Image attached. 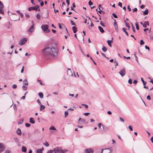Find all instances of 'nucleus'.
Here are the masks:
<instances>
[{
    "label": "nucleus",
    "instance_id": "9b49d317",
    "mask_svg": "<svg viewBox=\"0 0 153 153\" xmlns=\"http://www.w3.org/2000/svg\"><path fill=\"white\" fill-rule=\"evenodd\" d=\"M22 152H26L27 148L25 146H23L22 148Z\"/></svg>",
    "mask_w": 153,
    "mask_h": 153
},
{
    "label": "nucleus",
    "instance_id": "c756f323",
    "mask_svg": "<svg viewBox=\"0 0 153 153\" xmlns=\"http://www.w3.org/2000/svg\"><path fill=\"white\" fill-rule=\"evenodd\" d=\"M22 88L25 91L26 90L27 88V87L26 86H25V85H23L22 86Z\"/></svg>",
    "mask_w": 153,
    "mask_h": 153
},
{
    "label": "nucleus",
    "instance_id": "6ab92c4d",
    "mask_svg": "<svg viewBox=\"0 0 153 153\" xmlns=\"http://www.w3.org/2000/svg\"><path fill=\"white\" fill-rule=\"evenodd\" d=\"M72 30L74 33H75L76 32L77 30L76 27L75 26L72 27Z\"/></svg>",
    "mask_w": 153,
    "mask_h": 153
},
{
    "label": "nucleus",
    "instance_id": "c9c22d12",
    "mask_svg": "<svg viewBox=\"0 0 153 153\" xmlns=\"http://www.w3.org/2000/svg\"><path fill=\"white\" fill-rule=\"evenodd\" d=\"M144 42H143V40L142 39L140 40V45H143L144 44Z\"/></svg>",
    "mask_w": 153,
    "mask_h": 153
},
{
    "label": "nucleus",
    "instance_id": "3c124183",
    "mask_svg": "<svg viewBox=\"0 0 153 153\" xmlns=\"http://www.w3.org/2000/svg\"><path fill=\"white\" fill-rule=\"evenodd\" d=\"M37 102H38V103L39 105H41V102H40V100H39V99H38L37 100Z\"/></svg>",
    "mask_w": 153,
    "mask_h": 153
},
{
    "label": "nucleus",
    "instance_id": "7ed1b4c3",
    "mask_svg": "<svg viewBox=\"0 0 153 153\" xmlns=\"http://www.w3.org/2000/svg\"><path fill=\"white\" fill-rule=\"evenodd\" d=\"M119 73L122 77H123L126 74V71L125 68H123L120 70V71L119 72Z\"/></svg>",
    "mask_w": 153,
    "mask_h": 153
},
{
    "label": "nucleus",
    "instance_id": "6e6552de",
    "mask_svg": "<svg viewBox=\"0 0 153 153\" xmlns=\"http://www.w3.org/2000/svg\"><path fill=\"white\" fill-rule=\"evenodd\" d=\"M4 145L3 144L0 143V153L3 152L5 149Z\"/></svg>",
    "mask_w": 153,
    "mask_h": 153
},
{
    "label": "nucleus",
    "instance_id": "4be33fe9",
    "mask_svg": "<svg viewBox=\"0 0 153 153\" xmlns=\"http://www.w3.org/2000/svg\"><path fill=\"white\" fill-rule=\"evenodd\" d=\"M16 12L21 16L22 17H23V13L20 12L19 10H17Z\"/></svg>",
    "mask_w": 153,
    "mask_h": 153
},
{
    "label": "nucleus",
    "instance_id": "a211bd4d",
    "mask_svg": "<svg viewBox=\"0 0 153 153\" xmlns=\"http://www.w3.org/2000/svg\"><path fill=\"white\" fill-rule=\"evenodd\" d=\"M68 74L69 76H71L72 75V74L71 73V70L70 69H68Z\"/></svg>",
    "mask_w": 153,
    "mask_h": 153
},
{
    "label": "nucleus",
    "instance_id": "f3484780",
    "mask_svg": "<svg viewBox=\"0 0 153 153\" xmlns=\"http://www.w3.org/2000/svg\"><path fill=\"white\" fill-rule=\"evenodd\" d=\"M40 111H42V110L44 109L45 108V107L44 105H42V104H41V105H40Z\"/></svg>",
    "mask_w": 153,
    "mask_h": 153
},
{
    "label": "nucleus",
    "instance_id": "a18cd8bd",
    "mask_svg": "<svg viewBox=\"0 0 153 153\" xmlns=\"http://www.w3.org/2000/svg\"><path fill=\"white\" fill-rule=\"evenodd\" d=\"M125 22L126 23V27H128V29H129V28H130L129 26L127 24V23H126V22L125 21Z\"/></svg>",
    "mask_w": 153,
    "mask_h": 153
},
{
    "label": "nucleus",
    "instance_id": "49530a36",
    "mask_svg": "<svg viewBox=\"0 0 153 153\" xmlns=\"http://www.w3.org/2000/svg\"><path fill=\"white\" fill-rule=\"evenodd\" d=\"M128 82L130 84H131L132 83V80L131 79H129L128 80Z\"/></svg>",
    "mask_w": 153,
    "mask_h": 153
},
{
    "label": "nucleus",
    "instance_id": "5701e85b",
    "mask_svg": "<svg viewBox=\"0 0 153 153\" xmlns=\"http://www.w3.org/2000/svg\"><path fill=\"white\" fill-rule=\"evenodd\" d=\"M38 95L41 98H43V94L42 92H39L38 93Z\"/></svg>",
    "mask_w": 153,
    "mask_h": 153
},
{
    "label": "nucleus",
    "instance_id": "e2e57ef3",
    "mask_svg": "<svg viewBox=\"0 0 153 153\" xmlns=\"http://www.w3.org/2000/svg\"><path fill=\"white\" fill-rule=\"evenodd\" d=\"M127 9L129 11H131V10L129 5H128L127 6Z\"/></svg>",
    "mask_w": 153,
    "mask_h": 153
},
{
    "label": "nucleus",
    "instance_id": "0eeeda50",
    "mask_svg": "<svg viewBox=\"0 0 153 153\" xmlns=\"http://www.w3.org/2000/svg\"><path fill=\"white\" fill-rule=\"evenodd\" d=\"M31 23L32 24V25L30 26V28L28 29L27 31L28 32L32 33L34 31V28H33L34 24L33 22V21L31 22Z\"/></svg>",
    "mask_w": 153,
    "mask_h": 153
},
{
    "label": "nucleus",
    "instance_id": "338daca9",
    "mask_svg": "<svg viewBox=\"0 0 153 153\" xmlns=\"http://www.w3.org/2000/svg\"><path fill=\"white\" fill-rule=\"evenodd\" d=\"M44 4V3L43 1H42L40 3V5L41 6H42Z\"/></svg>",
    "mask_w": 153,
    "mask_h": 153
},
{
    "label": "nucleus",
    "instance_id": "aec40b11",
    "mask_svg": "<svg viewBox=\"0 0 153 153\" xmlns=\"http://www.w3.org/2000/svg\"><path fill=\"white\" fill-rule=\"evenodd\" d=\"M23 85H28V83L26 79H25L23 80Z\"/></svg>",
    "mask_w": 153,
    "mask_h": 153
},
{
    "label": "nucleus",
    "instance_id": "f704fd0d",
    "mask_svg": "<svg viewBox=\"0 0 153 153\" xmlns=\"http://www.w3.org/2000/svg\"><path fill=\"white\" fill-rule=\"evenodd\" d=\"M67 151L66 149L63 150L61 149V153H65Z\"/></svg>",
    "mask_w": 153,
    "mask_h": 153
},
{
    "label": "nucleus",
    "instance_id": "f03ea898",
    "mask_svg": "<svg viewBox=\"0 0 153 153\" xmlns=\"http://www.w3.org/2000/svg\"><path fill=\"white\" fill-rule=\"evenodd\" d=\"M48 26L47 25H42L41 26V28L44 32L48 33L50 30L48 28Z\"/></svg>",
    "mask_w": 153,
    "mask_h": 153
},
{
    "label": "nucleus",
    "instance_id": "864d4df0",
    "mask_svg": "<svg viewBox=\"0 0 153 153\" xmlns=\"http://www.w3.org/2000/svg\"><path fill=\"white\" fill-rule=\"evenodd\" d=\"M114 63L115 64V66H117L118 65V62L116 60L114 61Z\"/></svg>",
    "mask_w": 153,
    "mask_h": 153
},
{
    "label": "nucleus",
    "instance_id": "4c0bfd02",
    "mask_svg": "<svg viewBox=\"0 0 153 153\" xmlns=\"http://www.w3.org/2000/svg\"><path fill=\"white\" fill-rule=\"evenodd\" d=\"M44 145L46 147H48L49 146V144L47 142L45 143H44Z\"/></svg>",
    "mask_w": 153,
    "mask_h": 153
},
{
    "label": "nucleus",
    "instance_id": "603ef678",
    "mask_svg": "<svg viewBox=\"0 0 153 153\" xmlns=\"http://www.w3.org/2000/svg\"><path fill=\"white\" fill-rule=\"evenodd\" d=\"M71 23L72 25H76V24L74 23L73 21L71 20Z\"/></svg>",
    "mask_w": 153,
    "mask_h": 153
},
{
    "label": "nucleus",
    "instance_id": "13d9d810",
    "mask_svg": "<svg viewBox=\"0 0 153 153\" xmlns=\"http://www.w3.org/2000/svg\"><path fill=\"white\" fill-rule=\"evenodd\" d=\"M123 58H124L126 59H130V56L127 57L124 56H123Z\"/></svg>",
    "mask_w": 153,
    "mask_h": 153
},
{
    "label": "nucleus",
    "instance_id": "a878e982",
    "mask_svg": "<svg viewBox=\"0 0 153 153\" xmlns=\"http://www.w3.org/2000/svg\"><path fill=\"white\" fill-rule=\"evenodd\" d=\"M100 7H101V4H100L98 6L99 8V10L98 11V12L100 13V14H101L102 11V10L101 9H100Z\"/></svg>",
    "mask_w": 153,
    "mask_h": 153
},
{
    "label": "nucleus",
    "instance_id": "052dcab7",
    "mask_svg": "<svg viewBox=\"0 0 153 153\" xmlns=\"http://www.w3.org/2000/svg\"><path fill=\"white\" fill-rule=\"evenodd\" d=\"M147 99L149 100H150L151 99L150 96L149 95L147 97Z\"/></svg>",
    "mask_w": 153,
    "mask_h": 153
},
{
    "label": "nucleus",
    "instance_id": "dca6fc26",
    "mask_svg": "<svg viewBox=\"0 0 153 153\" xmlns=\"http://www.w3.org/2000/svg\"><path fill=\"white\" fill-rule=\"evenodd\" d=\"M30 122L32 124H34L35 123V122L33 120V118L32 117H30Z\"/></svg>",
    "mask_w": 153,
    "mask_h": 153
},
{
    "label": "nucleus",
    "instance_id": "69168bd1",
    "mask_svg": "<svg viewBox=\"0 0 153 153\" xmlns=\"http://www.w3.org/2000/svg\"><path fill=\"white\" fill-rule=\"evenodd\" d=\"M145 48L146 49H148L149 51L150 50L149 48L148 47L147 45L145 46Z\"/></svg>",
    "mask_w": 153,
    "mask_h": 153
},
{
    "label": "nucleus",
    "instance_id": "cd10ccee",
    "mask_svg": "<svg viewBox=\"0 0 153 153\" xmlns=\"http://www.w3.org/2000/svg\"><path fill=\"white\" fill-rule=\"evenodd\" d=\"M107 49V48L104 46H103L102 48V50L104 52H106Z\"/></svg>",
    "mask_w": 153,
    "mask_h": 153
},
{
    "label": "nucleus",
    "instance_id": "6e6d98bb",
    "mask_svg": "<svg viewBox=\"0 0 153 153\" xmlns=\"http://www.w3.org/2000/svg\"><path fill=\"white\" fill-rule=\"evenodd\" d=\"M38 82L39 83L40 85H43V84H42V81L41 80H38Z\"/></svg>",
    "mask_w": 153,
    "mask_h": 153
},
{
    "label": "nucleus",
    "instance_id": "1a4fd4ad",
    "mask_svg": "<svg viewBox=\"0 0 153 153\" xmlns=\"http://www.w3.org/2000/svg\"><path fill=\"white\" fill-rule=\"evenodd\" d=\"M85 152V153H93V151L90 148L86 149Z\"/></svg>",
    "mask_w": 153,
    "mask_h": 153
},
{
    "label": "nucleus",
    "instance_id": "f8f14e48",
    "mask_svg": "<svg viewBox=\"0 0 153 153\" xmlns=\"http://www.w3.org/2000/svg\"><path fill=\"white\" fill-rule=\"evenodd\" d=\"M107 43L109 46L110 47H111L112 45L111 44V43L113 42V41L112 40H108L107 41Z\"/></svg>",
    "mask_w": 153,
    "mask_h": 153
},
{
    "label": "nucleus",
    "instance_id": "680f3d73",
    "mask_svg": "<svg viewBox=\"0 0 153 153\" xmlns=\"http://www.w3.org/2000/svg\"><path fill=\"white\" fill-rule=\"evenodd\" d=\"M90 114L89 113H85L84 114L86 116H87Z\"/></svg>",
    "mask_w": 153,
    "mask_h": 153
},
{
    "label": "nucleus",
    "instance_id": "4d7b16f0",
    "mask_svg": "<svg viewBox=\"0 0 153 153\" xmlns=\"http://www.w3.org/2000/svg\"><path fill=\"white\" fill-rule=\"evenodd\" d=\"M132 29L133 31L134 32H135V28L133 26H132Z\"/></svg>",
    "mask_w": 153,
    "mask_h": 153
},
{
    "label": "nucleus",
    "instance_id": "37998d69",
    "mask_svg": "<svg viewBox=\"0 0 153 153\" xmlns=\"http://www.w3.org/2000/svg\"><path fill=\"white\" fill-rule=\"evenodd\" d=\"M23 120H21L20 121H19L18 123V124H22L23 123Z\"/></svg>",
    "mask_w": 153,
    "mask_h": 153
},
{
    "label": "nucleus",
    "instance_id": "473e14b6",
    "mask_svg": "<svg viewBox=\"0 0 153 153\" xmlns=\"http://www.w3.org/2000/svg\"><path fill=\"white\" fill-rule=\"evenodd\" d=\"M3 8H1V7H0V13L1 14H4V12L2 10V9Z\"/></svg>",
    "mask_w": 153,
    "mask_h": 153
},
{
    "label": "nucleus",
    "instance_id": "09e8293b",
    "mask_svg": "<svg viewBox=\"0 0 153 153\" xmlns=\"http://www.w3.org/2000/svg\"><path fill=\"white\" fill-rule=\"evenodd\" d=\"M112 15H113V16L114 18H117V16L114 13H113L112 14Z\"/></svg>",
    "mask_w": 153,
    "mask_h": 153
},
{
    "label": "nucleus",
    "instance_id": "2f4dec72",
    "mask_svg": "<svg viewBox=\"0 0 153 153\" xmlns=\"http://www.w3.org/2000/svg\"><path fill=\"white\" fill-rule=\"evenodd\" d=\"M135 26L136 27V28L137 30H139V27L138 26V25L137 23H135Z\"/></svg>",
    "mask_w": 153,
    "mask_h": 153
},
{
    "label": "nucleus",
    "instance_id": "39448f33",
    "mask_svg": "<svg viewBox=\"0 0 153 153\" xmlns=\"http://www.w3.org/2000/svg\"><path fill=\"white\" fill-rule=\"evenodd\" d=\"M53 150L54 153H61V149L59 147H56Z\"/></svg>",
    "mask_w": 153,
    "mask_h": 153
},
{
    "label": "nucleus",
    "instance_id": "e433bc0d",
    "mask_svg": "<svg viewBox=\"0 0 153 153\" xmlns=\"http://www.w3.org/2000/svg\"><path fill=\"white\" fill-rule=\"evenodd\" d=\"M68 114V112L67 111H65V117H66Z\"/></svg>",
    "mask_w": 153,
    "mask_h": 153
},
{
    "label": "nucleus",
    "instance_id": "ea45409f",
    "mask_svg": "<svg viewBox=\"0 0 153 153\" xmlns=\"http://www.w3.org/2000/svg\"><path fill=\"white\" fill-rule=\"evenodd\" d=\"M17 87V85L16 84H14L13 86V89H16Z\"/></svg>",
    "mask_w": 153,
    "mask_h": 153
},
{
    "label": "nucleus",
    "instance_id": "393cba45",
    "mask_svg": "<svg viewBox=\"0 0 153 153\" xmlns=\"http://www.w3.org/2000/svg\"><path fill=\"white\" fill-rule=\"evenodd\" d=\"M114 26L115 28L118 27L117 25V24L116 22V20L114 19Z\"/></svg>",
    "mask_w": 153,
    "mask_h": 153
},
{
    "label": "nucleus",
    "instance_id": "2eb2a0df",
    "mask_svg": "<svg viewBox=\"0 0 153 153\" xmlns=\"http://www.w3.org/2000/svg\"><path fill=\"white\" fill-rule=\"evenodd\" d=\"M148 11H149V10H148V9L147 8L146 9V10L144 11H143V15H147L148 14Z\"/></svg>",
    "mask_w": 153,
    "mask_h": 153
},
{
    "label": "nucleus",
    "instance_id": "f257e3e1",
    "mask_svg": "<svg viewBox=\"0 0 153 153\" xmlns=\"http://www.w3.org/2000/svg\"><path fill=\"white\" fill-rule=\"evenodd\" d=\"M58 52V50L53 46H46L43 50L42 54L45 56L49 54L55 56L57 55Z\"/></svg>",
    "mask_w": 153,
    "mask_h": 153
},
{
    "label": "nucleus",
    "instance_id": "ddd939ff",
    "mask_svg": "<svg viewBox=\"0 0 153 153\" xmlns=\"http://www.w3.org/2000/svg\"><path fill=\"white\" fill-rule=\"evenodd\" d=\"M98 28L101 33H103L104 32V30H103V29L102 28V27L100 26H99Z\"/></svg>",
    "mask_w": 153,
    "mask_h": 153
},
{
    "label": "nucleus",
    "instance_id": "5fc2aeb1",
    "mask_svg": "<svg viewBox=\"0 0 153 153\" xmlns=\"http://www.w3.org/2000/svg\"><path fill=\"white\" fill-rule=\"evenodd\" d=\"M82 106H85V107L86 108H88V105H85V104H82Z\"/></svg>",
    "mask_w": 153,
    "mask_h": 153
},
{
    "label": "nucleus",
    "instance_id": "423d86ee",
    "mask_svg": "<svg viewBox=\"0 0 153 153\" xmlns=\"http://www.w3.org/2000/svg\"><path fill=\"white\" fill-rule=\"evenodd\" d=\"M27 39L26 38H24L21 39L19 41V45H23L27 41Z\"/></svg>",
    "mask_w": 153,
    "mask_h": 153
},
{
    "label": "nucleus",
    "instance_id": "0e129e2a",
    "mask_svg": "<svg viewBox=\"0 0 153 153\" xmlns=\"http://www.w3.org/2000/svg\"><path fill=\"white\" fill-rule=\"evenodd\" d=\"M11 151L9 150H6L5 152V153H11Z\"/></svg>",
    "mask_w": 153,
    "mask_h": 153
},
{
    "label": "nucleus",
    "instance_id": "20e7f679",
    "mask_svg": "<svg viewBox=\"0 0 153 153\" xmlns=\"http://www.w3.org/2000/svg\"><path fill=\"white\" fill-rule=\"evenodd\" d=\"M39 7V5H36L34 7H29L28 9V10L29 11H31L32 10H37Z\"/></svg>",
    "mask_w": 153,
    "mask_h": 153
},
{
    "label": "nucleus",
    "instance_id": "4468645a",
    "mask_svg": "<svg viewBox=\"0 0 153 153\" xmlns=\"http://www.w3.org/2000/svg\"><path fill=\"white\" fill-rule=\"evenodd\" d=\"M16 133L19 135L21 134V131L20 128H18L16 131Z\"/></svg>",
    "mask_w": 153,
    "mask_h": 153
},
{
    "label": "nucleus",
    "instance_id": "8fccbe9b",
    "mask_svg": "<svg viewBox=\"0 0 153 153\" xmlns=\"http://www.w3.org/2000/svg\"><path fill=\"white\" fill-rule=\"evenodd\" d=\"M88 4L90 6H91V5H92L93 2H91V1H90L88 2Z\"/></svg>",
    "mask_w": 153,
    "mask_h": 153
},
{
    "label": "nucleus",
    "instance_id": "9d476101",
    "mask_svg": "<svg viewBox=\"0 0 153 153\" xmlns=\"http://www.w3.org/2000/svg\"><path fill=\"white\" fill-rule=\"evenodd\" d=\"M147 25H149V22L148 21L145 22L143 24V27L145 28L147 27Z\"/></svg>",
    "mask_w": 153,
    "mask_h": 153
},
{
    "label": "nucleus",
    "instance_id": "bb28decb",
    "mask_svg": "<svg viewBox=\"0 0 153 153\" xmlns=\"http://www.w3.org/2000/svg\"><path fill=\"white\" fill-rule=\"evenodd\" d=\"M36 153H42V152L41 149H38L36 151Z\"/></svg>",
    "mask_w": 153,
    "mask_h": 153
},
{
    "label": "nucleus",
    "instance_id": "58836bf2",
    "mask_svg": "<svg viewBox=\"0 0 153 153\" xmlns=\"http://www.w3.org/2000/svg\"><path fill=\"white\" fill-rule=\"evenodd\" d=\"M66 2L67 4V6L68 7L70 4V0H66Z\"/></svg>",
    "mask_w": 153,
    "mask_h": 153
},
{
    "label": "nucleus",
    "instance_id": "79ce46f5",
    "mask_svg": "<svg viewBox=\"0 0 153 153\" xmlns=\"http://www.w3.org/2000/svg\"><path fill=\"white\" fill-rule=\"evenodd\" d=\"M100 25H101L102 26V27H105V25H104V24L103 23V22H102V21H101L100 22Z\"/></svg>",
    "mask_w": 153,
    "mask_h": 153
},
{
    "label": "nucleus",
    "instance_id": "412c9836",
    "mask_svg": "<svg viewBox=\"0 0 153 153\" xmlns=\"http://www.w3.org/2000/svg\"><path fill=\"white\" fill-rule=\"evenodd\" d=\"M122 30L126 34V35L128 36V33L126 31V30L125 28H123L122 29Z\"/></svg>",
    "mask_w": 153,
    "mask_h": 153
},
{
    "label": "nucleus",
    "instance_id": "c85d7f7f",
    "mask_svg": "<svg viewBox=\"0 0 153 153\" xmlns=\"http://www.w3.org/2000/svg\"><path fill=\"white\" fill-rule=\"evenodd\" d=\"M0 5L1 6L0 7H1V8H4V7L3 3L1 1H0Z\"/></svg>",
    "mask_w": 153,
    "mask_h": 153
},
{
    "label": "nucleus",
    "instance_id": "c03bdc74",
    "mask_svg": "<svg viewBox=\"0 0 153 153\" xmlns=\"http://www.w3.org/2000/svg\"><path fill=\"white\" fill-rule=\"evenodd\" d=\"M53 153V150H48L47 153Z\"/></svg>",
    "mask_w": 153,
    "mask_h": 153
},
{
    "label": "nucleus",
    "instance_id": "72a5a7b5",
    "mask_svg": "<svg viewBox=\"0 0 153 153\" xmlns=\"http://www.w3.org/2000/svg\"><path fill=\"white\" fill-rule=\"evenodd\" d=\"M30 124L29 123H25V126L27 127H29L30 126Z\"/></svg>",
    "mask_w": 153,
    "mask_h": 153
},
{
    "label": "nucleus",
    "instance_id": "a19ab883",
    "mask_svg": "<svg viewBox=\"0 0 153 153\" xmlns=\"http://www.w3.org/2000/svg\"><path fill=\"white\" fill-rule=\"evenodd\" d=\"M137 10V9L136 8H134V9H132V12L134 13L135 12H136Z\"/></svg>",
    "mask_w": 153,
    "mask_h": 153
},
{
    "label": "nucleus",
    "instance_id": "774afa93",
    "mask_svg": "<svg viewBox=\"0 0 153 153\" xmlns=\"http://www.w3.org/2000/svg\"><path fill=\"white\" fill-rule=\"evenodd\" d=\"M150 140H151V141L152 142V143H153V137H152L151 138V139H150Z\"/></svg>",
    "mask_w": 153,
    "mask_h": 153
},
{
    "label": "nucleus",
    "instance_id": "7c9ffc66",
    "mask_svg": "<svg viewBox=\"0 0 153 153\" xmlns=\"http://www.w3.org/2000/svg\"><path fill=\"white\" fill-rule=\"evenodd\" d=\"M36 17L38 19H40L41 18L40 15L39 13L37 14L36 15Z\"/></svg>",
    "mask_w": 153,
    "mask_h": 153
},
{
    "label": "nucleus",
    "instance_id": "bf43d9fd",
    "mask_svg": "<svg viewBox=\"0 0 153 153\" xmlns=\"http://www.w3.org/2000/svg\"><path fill=\"white\" fill-rule=\"evenodd\" d=\"M118 5L120 7H122V3L121 2H119L118 4Z\"/></svg>",
    "mask_w": 153,
    "mask_h": 153
},
{
    "label": "nucleus",
    "instance_id": "b1692460",
    "mask_svg": "<svg viewBox=\"0 0 153 153\" xmlns=\"http://www.w3.org/2000/svg\"><path fill=\"white\" fill-rule=\"evenodd\" d=\"M49 130H56V128L53 126H51L50 128H49Z\"/></svg>",
    "mask_w": 153,
    "mask_h": 153
},
{
    "label": "nucleus",
    "instance_id": "de8ad7c7",
    "mask_svg": "<svg viewBox=\"0 0 153 153\" xmlns=\"http://www.w3.org/2000/svg\"><path fill=\"white\" fill-rule=\"evenodd\" d=\"M128 128L130 129V131H132L133 130V129L132 128V127L131 126H128Z\"/></svg>",
    "mask_w": 153,
    "mask_h": 153
}]
</instances>
